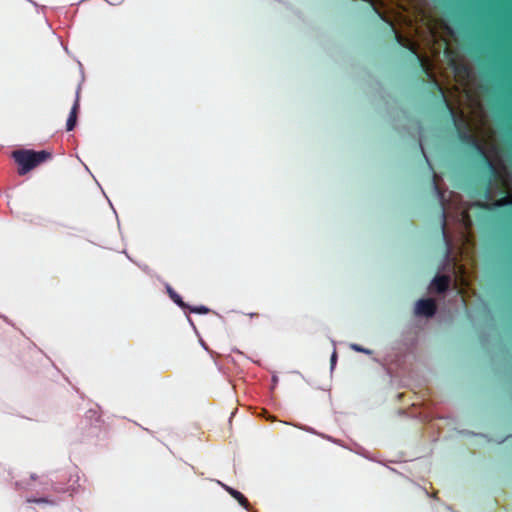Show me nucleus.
<instances>
[{
    "label": "nucleus",
    "mask_w": 512,
    "mask_h": 512,
    "mask_svg": "<svg viewBox=\"0 0 512 512\" xmlns=\"http://www.w3.org/2000/svg\"><path fill=\"white\" fill-rule=\"evenodd\" d=\"M368 2L370 3V5H371L372 9L375 11V13H377V15L384 22H386L389 25L390 31L394 35V38L397 41V43L399 45H401L402 47L406 48L407 50H409L413 54L415 60L417 61L419 66L422 68L423 72L432 80V84H433L434 88L437 90L441 102L446 107V109L448 110V112L452 118V121L456 128L459 140L464 145H466V146L469 145L476 136L473 135L472 133H470L468 126L465 123L463 114L461 113V115L459 117L457 116L454 108L452 107L450 102L447 100L443 88L440 86V84L435 79L433 74L430 73L428 59L419 55L418 46L415 42H413L409 38L404 37L399 32H397L394 23L389 18H387L384 13L379 11V9L377 8L376 2L374 0H368Z\"/></svg>",
    "instance_id": "f257e3e1"
},
{
    "label": "nucleus",
    "mask_w": 512,
    "mask_h": 512,
    "mask_svg": "<svg viewBox=\"0 0 512 512\" xmlns=\"http://www.w3.org/2000/svg\"><path fill=\"white\" fill-rule=\"evenodd\" d=\"M51 153L45 150L34 151L28 149L15 150L12 157L19 165L18 174L25 175L43 162L51 158Z\"/></svg>",
    "instance_id": "f03ea898"
},
{
    "label": "nucleus",
    "mask_w": 512,
    "mask_h": 512,
    "mask_svg": "<svg viewBox=\"0 0 512 512\" xmlns=\"http://www.w3.org/2000/svg\"><path fill=\"white\" fill-rule=\"evenodd\" d=\"M433 186L435 190L438 192L441 199V234L446 245V257H449L451 252L452 240L446 229V203L444 200V192L439 188L437 184L436 175H434Z\"/></svg>",
    "instance_id": "7ed1b4c3"
},
{
    "label": "nucleus",
    "mask_w": 512,
    "mask_h": 512,
    "mask_svg": "<svg viewBox=\"0 0 512 512\" xmlns=\"http://www.w3.org/2000/svg\"><path fill=\"white\" fill-rule=\"evenodd\" d=\"M468 146L471 149H473L481 157V159L487 165V167L489 168V170L491 171L492 174H496L497 173V169H496L495 164L490 159V157L488 156L487 151H486L484 145L482 144V142L477 137H475L473 139V141Z\"/></svg>",
    "instance_id": "20e7f679"
},
{
    "label": "nucleus",
    "mask_w": 512,
    "mask_h": 512,
    "mask_svg": "<svg viewBox=\"0 0 512 512\" xmlns=\"http://www.w3.org/2000/svg\"><path fill=\"white\" fill-rule=\"evenodd\" d=\"M436 310V302L430 298L418 300L415 306V313L420 316L432 317Z\"/></svg>",
    "instance_id": "39448f33"
},
{
    "label": "nucleus",
    "mask_w": 512,
    "mask_h": 512,
    "mask_svg": "<svg viewBox=\"0 0 512 512\" xmlns=\"http://www.w3.org/2000/svg\"><path fill=\"white\" fill-rule=\"evenodd\" d=\"M451 283L449 275H436L430 284V289L436 293H444L448 290Z\"/></svg>",
    "instance_id": "423d86ee"
},
{
    "label": "nucleus",
    "mask_w": 512,
    "mask_h": 512,
    "mask_svg": "<svg viewBox=\"0 0 512 512\" xmlns=\"http://www.w3.org/2000/svg\"><path fill=\"white\" fill-rule=\"evenodd\" d=\"M78 110H79V90L76 93L75 102L71 108L69 117L67 119V123H66L67 131H71L74 129L76 122H77Z\"/></svg>",
    "instance_id": "0eeeda50"
},
{
    "label": "nucleus",
    "mask_w": 512,
    "mask_h": 512,
    "mask_svg": "<svg viewBox=\"0 0 512 512\" xmlns=\"http://www.w3.org/2000/svg\"><path fill=\"white\" fill-rule=\"evenodd\" d=\"M225 490L235 499L238 501V503L244 507L245 509H249V502L247 500V498L239 491L229 487V486H224Z\"/></svg>",
    "instance_id": "6e6552de"
},
{
    "label": "nucleus",
    "mask_w": 512,
    "mask_h": 512,
    "mask_svg": "<svg viewBox=\"0 0 512 512\" xmlns=\"http://www.w3.org/2000/svg\"><path fill=\"white\" fill-rule=\"evenodd\" d=\"M170 298L181 308L186 309L188 305L182 300L181 296L176 293L172 288L168 287Z\"/></svg>",
    "instance_id": "1a4fd4ad"
},
{
    "label": "nucleus",
    "mask_w": 512,
    "mask_h": 512,
    "mask_svg": "<svg viewBox=\"0 0 512 512\" xmlns=\"http://www.w3.org/2000/svg\"><path fill=\"white\" fill-rule=\"evenodd\" d=\"M186 309H189L191 313L196 314H208L210 312V309L206 306H189L186 307Z\"/></svg>",
    "instance_id": "9d476101"
},
{
    "label": "nucleus",
    "mask_w": 512,
    "mask_h": 512,
    "mask_svg": "<svg viewBox=\"0 0 512 512\" xmlns=\"http://www.w3.org/2000/svg\"><path fill=\"white\" fill-rule=\"evenodd\" d=\"M512 204V200L509 197H503L496 201V207H504Z\"/></svg>",
    "instance_id": "9b49d317"
},
{
    "label": "nucleus",
    "mask_w": 512,
    "mask_h": 512,
    "mask_svg": "<svg viewBox=\"0 0 512 512\" xmlns=\"http://www.w3.org/2000/svg\"><path fill=\"white\" fill-rule=\"evenodd\" d=\"M351 348L357 352H363V353H369L368 350H366L365 348L359 346L358 344H352L351 345Z\"/></svg>",
    "instance_id": "f8f14e48"
},
{
    "label": "nucleus",
    "mask_w": 512,
    "mask_h": 512,
    "mask_svg": "<svg viewBox=\"0 0 512 512\" xmlns=\"http://www.w3.org/2000/svg\"><path fill=\"white\" fill-rule=\"evenodd\" d=\"M28 502L44 503V502H47V500L44 498H38V499H29Z\"/></svg>",
    "instance_id": "ddd939ff"
},
{
    "label": "nucleus",
    "mask_w": 512,
    "mask_h": 512,
    "mask_svg": "<svg viewBox=\"0 0 512 512\" xmlns=\"http://www.w3.org/2000/svg\"><path fill=\"white\" fill-rule=\"evenodd\" d=\"M336 360H337V354H336V352H333V354L331 356V365L332 366L336 363Z\"/></svg>",
    "instance_id": "4468645a"
},
{
    "label": "nucleus",
    "mask_w": 512,
    "mask_h": 512,
    "mask_svg": "<svg viewBox=\"0 0 512 512\" xmlns=\"http://www.w3.org/2000/svg\"><path fill=\"white\" fill-rule=\"evenodd\" d=\"M249 316H250V317H258V316H259V314H258V313H251V314H249Z\"/></svg>",
    "instance_id": "2eb2a0df"
},
{
    "label": "nucleus",
    "mask_w": 512,
    "mask_h": 512,
    "mask_svg": "<svg viewBox=\"0 0 512 512\" xmlns=\"http://www.w3.org/2000/svg\"><path fill=\"white\" fill-rule=\"evenodd\" d=\"M420 149L422 150V153H423L424 157L427 159V157H426V155L424 153V150H423V146L421 144H420Z\"/></svg>",
    "instance_id": "dca6fc26"
}]
</instances>
